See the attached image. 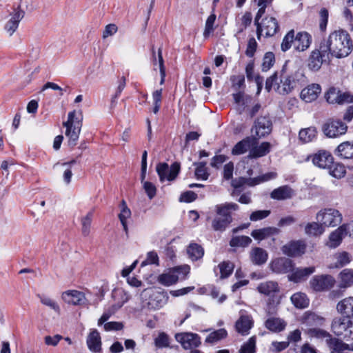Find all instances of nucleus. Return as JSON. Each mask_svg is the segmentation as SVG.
<instances>
[{
    "label": "nucleus",
    "mask_w": 353,
    "mask_h": 353,
    "mask_svg": "<svg viewBox=\"0 0 353 353\" xmlns=\"http://www.w3.org/2000/svg\"><path fill=\"white\" fill-rule=\"evenodd\" d=\"M323 43L321 42L319 48H316L311 52L308 58L307 66L310 70L318 71L323 63L330 59V55L325 49H323Z\"/></svg>",
    "instance_id": "obj_8"
},
{
    "label": "nucleus",
    "mask_w": 353,
    "mask_h": 353,
    "mask_svg": "<svg viewBox=\"0 0 353 353\" xmlns=\"http://www.w3.org/2000/svg\"><path fill=\"white\" fill-rule=\"evenodd\" d=\"M62 299L68 304L80 305L84 303L85 300V294L77 290H68L63 292Z\"/></svg>",
    "instance_id": "obj_19"
},
{
    "label": "nucleus",
    "mask_w": 353,
    "mask_h": 353,
    "mask_svg": "<svg viewBox=\"0 0 353 353\" xmlns=\"http://www.w3.org/2000/svg\"><path fill=\"white\" fill-rule=\"evenodd\" d=\"M325 97L329 103H339V90L335 88H330Z\"/></svg>",
    "instance_id": "obj_60"
},
{
    "label": "nucleus",
    "mask_w": 353,
    "mask_h": 353,
    "mask_svg": "<svg viewBox=\"0 0 353 353\" xmlns=\"http://www.w3.org/2000/svg\"><path fill=\"white\" fill-rule=\"evenodd\" d=\"M279 30V26L276 19L272 17H267L262 20L261 23L256 26L257 38L260 39L263 32H264L266 37H272Z\"/></svg>",
    "instance_id": "obj_9"
},
{
    "label": "nucleus",
    "mask_w": 353,
    "mask_h": 353,
    "mask_svg": "<svg viewBox=\"0 0 353 353\" xmlns=\"http://www.w3.org/2000/svg\"><path fill=\"white\" fill-rule=\"evenodd\" d=\"M295 32L294 30H290L283 37L281 48L282 51L286 52L292 47V43H294Z\"/></svg>",
    "instance_id": "obj_52"
},
{
    "label": "nucleus",
    "mask_w": 353,
    "mask_h": 353,
    "mask_svg": "<svg viewBox=\"0 0 353 353\" xmlns=\"http://www.w3.org/2000/svg\"><path fill=\"white\" fill-rule=\"evenodd\" d=\"M271 150V144L269 142H263L259 145H253L251 147L248 157L249 159H257L267 155Z\"/></svg>",
    "instance_id": "obj_30"
},
{
    "label": "nucleus",
    "mask_w": 353,
    "mask_h": 353,
    "mask_svg": "<svg viewBox=\"0 0 353 353\" xmlns=\"http://www.w3.org/2000/svg\"><path fill=\"white\" fill-rule=\"evenodd\" d=\"M277 174L274 172H270L259 176L257 177L253 178L254 185L260 184L261 183L268 181L270 180L274 179L276 177Z\"/></svg>",
    "instance_id": "obj_64"
},
{
    "label": "nucleus",
    "mask_w": 353,
    "mask_h": 353,
    "mask_svg": "<svg viewBox=\"0 0 353 353\" xmlns=\"http://www.w3.org/2000/svg\"><path fill=\"white\" fill-rule=\"evenodd\" d=\"M312 43V36L307 32H300L294 39V48L299 52L306 50Z\"/></svg>",
    "instance_id": "obj_23"
},
{
    "label": "nucleus",
    "mask_w": 353,
    "mask_h": 353,
    "mask_svg": "<svg viewBox=\"0 0 353 353\" xmlns=\"http://www.w3.org/2000/svg\"><path fill=\"white\" fill-rule=\"evenodd\" d=\"M179 277L174 273L162 274L159 276V282L164 285L170 286L177 282Z\"/></svg>",
    "instance_id": "obj_53"
},
{
    "label": "nucleus",
    "mask_w": 353,
    "mask_h": 353,
    "mask_svg": "<svg viewBox=\"0 0 353 353\" xmlns=\"http://www.w3.org/2000/svg\"><path fill=\"white\" fill-rule=\"evenodd\" d=\"M257 143L256 138L252 137H247L241 141H239L232 149V155H241L245 154L247 151H250L253 145Z\"/></svg>",
    "instance_id": "obj_20"
},
{
    "label": "nucleus",
    "mask_w": 353,
    "mask_h": 353,
    "mask_svg": "<svg viewBox=\"0 0 353 353\" xmlns=\"http://www.w3.org/2000/svg\"><path fill=\"white\" fill-rule=\"evenodd\" d=\"M300 321L302 325L311 328L323 325L325 319L313 312L307 311L301 316Z\"/></svg>",
    "instance_id": "obj_16"
},
{
    "label": "nucleus",
    "mask_w": 353,
    "mask_h": 353,
    "mask_svg": "<svg viewBox=\"0 0 353 353\" xmlns=\"http://www.w3.org/2000/svg\"><path fill=\"white\" fill-rule=\"evenodd\" d=\"M292 303L294 305L300 309H303L309 305L310 301L307 295L302 292H297L291 296Z\"/></svg>",
    "instance_id": "obj_38"
},
{
    "label": "nucleus",
    "mask_w": 353,
    "mask_h": 353,
    "mask_svg": "<svg viewBox=\"0 0 353 353\" xmlns=\"http://www.w3.org/2000/svg\"><path fill=\"white\" fill-rule=\"evenodd\" d=\"M268 256L267 252L261 248H254L250 252L251 261L256 265L265 263L268 260Z\"/></svg>",
    "instance_id": "obj_36"
},
{
    "label": "nucleus",
    "mask_w": 353,
    "mask_h": 353,
    "mask_svg": "<svg viewBox=\"0 0 353 353\" xmlns=\"http://www.w3.org/2000/svg\"><path fill=\"white\" fill-rule=\"evenodd\" d=\"M336 268H342L351 261V256L347 252H342L335 255Z\"/></svg>",
    "instance_id": "obj_56"
},
{
    "label": "nucleus",
    "mask_w": 353,
    "mask_h": 353,
    "mask_svg": "<svg viewBox=\"0 0 353 353\" xmlns=\"http://www.w3.org/2000/svg\"><path fill=\"white\" fill-rule=\"evenodd\" d=\"M112 297L117 301V305H121V307L127 303L130 296V294L123 290L118 289L114 290L112 292Z\"/></svg>",
    "instance_id": "obj_50"
},
{
    "label": "nucleus",
    "mask_w": 353,
    "mask_h": 353,
    "mask_svg": "<svg viewBox=\"0 0 353 353\" xmlns=\"http://www.w3.org/2000/svg\"><path fill=\"white\" fill-rule=\"evenodd\" d=\"M347 234L346 225L343 224L330 234L328 243L329 247L332 248L338 247L341 244L342 239Z\"/></svg>",
    "instance_id": "obj_26"
},
{
    "label": "nucleus",
    "mask_w": 353,
    "mask_h": 353,
    "mask_svg": "<svg viewBox=\"0 0 353 353\" xmlns=\"http://www.w3.org/2000/svg\"><path fill=\"white\" fill-rule=\"evenodd\" d=\"M323 49L333 57L338 59L347 57L353 50V41L350 34L343 30H335L323 39Z\"/></svg>",
    "instance_id": "obj_1"
},
{
    "label": "nucleus",
    "mask_w": 353,
    "mask_h": 353,
    "mask_svg": "<svg viewBox=\"0 0 353 353\" xmlns=\"http://www.w3.org/2000/svg\"><path fill=\"white\" fill-rule=\"evenodd\" d=\"M24 15L25 12L20 8V7H18L14 10L13 14L11 15V18L5 26V30L10 34V36L12 35L17 30L19 26V23L24 17Z\"/></svg>",
    "instance_id": "obj_18"
},
{
    "label": "nucleus",
    "mask_w": 353,
    "mask_h": 353,
    "mask_svg": "<svg viewBox=\"0 0 353 353\" xmlns=\"http://www.w3.org/2000/svg\"><path fill=\"white\" fill-rule=\"evenodd\" d=\"M228 336V332L224 328H221L212 332L205 338V342L211 345H214L224 339Z\"/></svg>",
    "instance_id": "obj_37"
},
{
    "label": "nucleus",
    "mask_w": 353,
    "mask_h": 353,
    "mask_svg": "<svg viewBox=\"0 0 353 353\" xmlns=\"http://www.w3.org/2000/svg\"><path fill=\"white\" fill-rule=\"evenodd\" d=\"M347 130V125L339 119H328L323 125L322 131L329 138H336L345 134Z\"/></svg>",
    "instance_id": "obj_5"
},
{
    "label": "nucleus",
    "mask_w": 353,
    "mask_h": 353,
    "mask_svg": "<svg viewBox=\"0 0 353 353\" xmlns=\"http://www.w3.org/2000/svg\"><path fill=\"white\" fill-rule=\"evenodd\" d=\"M187 253L192 261H197L203 257L204 250L197 243H190L187 248Z\"/></svg>",
    "instance_id": "obj_40"
},
{
    "label": "nucleus",
    "mask_w": 353,
    "mask_h": 353,
    "mask_svg": "<svg viewBox=\"0 0 353 353\" xmlns=\"http://www.w3.org/2000/svg\"><path fill=\"white\" fill-rule=\"evenodd\" d=\"M334 154L341 159L353 160V141H345L338 145Z\"/></svg>",
    "instance_id": "obj_27"
},
{
    "label": "nucleus",
    "mask_w": 353,
    "mask_h": 353,
    "mask_svg": "<svg viewBox=\"0 0 353 353\" xmlns=\"http://www.w3.org/2000/svg\"><path fill=\"white\" fill-rule=\"evenodd\" d=\"M94 210H90L81 219V232L83 236H88L90 232L91 223L93 218Z\"/></svg>",
    "instance_id": "obj_43"
},
{
    "label": "nucleus",
    "mask_w": 353,
    "mask_h": 353,
    "mask_svg": "<svg viewBox=\"0 0 353 353\" xmlns=\"http://www.w3.org/2000/svg\"><path fill=\"white\" fill-rule=\"evenodd\" d=\"M256 342V337L255 336H251L247 342L242 345L239 353H255Z\"/></svg>",
    "instance_id": "obj_55"
},
{
    "label": "nucleus",
    "mask_w": 353,
    "mask_h": 353,
    "mask_svg": "<svg viewBox=\"0 0 353 353\" xmlns=\"http://www.w3.org/2000/svg\"><path fill=\"white\" fill-rule=\"evenodd\" d=\"M281 232L280 229L275 227H266L252 230L251 236L257 241H262Z\"/></svg>",
    "instance_id": "obj_24"
},
{
    "label": "nucleus",
    "mask_w": 353,
    "mask_h": 353,
    "mask_svg": "<svg viewBox=\"0 0 353 353\" xmlns=\"http://www.w3.org/2000/svg\"><path fill=\"white\" fill-rule=\"evenodd\" d=\"M316 129L315 127H310L300 130L299 139L303 143L312 141L316 137Z\"/></svg>",
    "instance_id": "obj_41"
},
{
    "label": "nucleus",
    "mask_w": 353,
    "mask_h": 353,
    "mask_svg": "<svg viewBox=\"0 0 353 353\" xmlns=\"http://www.w3.org/2000/svg\"><path fill=\"white\" fill-rule=\"evenodd\" d=\"M66 128L65 135L68 138V145L73 148L77 145L82 123L77 122L74 125H64Z\"/></svg>",
    "instance_id": "obj_25"
},
{
    "label": "nucleus",
    "mask_w": 353,
    "mask_h": 353,
    "mask_svg": "<svg viewBox=\"0 0 353 353\" xmlns=\"http://www.w3.org/2000/svg\"><path fill=\"white\" fill-rule=\"evenodd\" d=\"M294 195V190L288 185H283L274 189L270 194L272 199L276 200H285Z\"/></svg>",
    "instance_id": "obj_34"
},
{
    "label": "nucleus",
    "mask_w": 353,
    "mask_h": 353,
    "mask_svg": "<svg viewBox=\"0 0 353 353\" xmlns=\"http://www.w3.org/2000/svg\"><path fill=\"white\" fill-rule=\"evenodd\" d=\"M305 250L306 244L302 240L291 241L281 248L283 253L291 257L301 256Z\"/></svg>",
    "instance_id": "obj_14"
},
{
    "label": "nucleus",
    "mask_w": 353,
    "mask_h": 353,
    "mask_svg": "<svg viewBox=\"0 0 353 353\" xmlns=\"http://www.w3.org/2000/svg\"><path fill=\"white\" fill-rule=\"evenodd\" d=\"M334 158L328 151L320 150L316 153L308 155L305 161H312L314 165L325 169L333 163Z\"/></svg>",
    "instance_id": "obj_11"
},
{
    "label": "nucleus",
    "mask_w": 353,
    "mask_h": 353,
    "mask_svg": "<svg viewBox=\"0 0 353 353\" xmlns=\"http://www.w3.org/2000/svg\"><path fill=\"white\" fill-rule=\"evenodd\" d=\"M218 268L221 274L220 278L225 279L232 274L234 265L230 261H223L219 264Z\"/></svg>",
    "instance_id": "obj_51"
},
{
    "label": "nucleus",
    "mask_w": 353,
    "mask_h": 353,
    "mask_svg": "<svg viewBox=\"0 0 353 353\" xmlns=\"http://www.w3.org/2000/svg\"><path fill=\"white\" fill-rule=\"evenodd\" d=\"M239 205L234 202H225L214 207L216 216L212 221L214 231L223 232L232 221V212L238 211Z\"/></svg>",
    "instance_id": "obj_2"
},
{
    "label": "nucleus",
    "mask_w": 353,
    "mask_h": 353,
    "mask_svg": "<svg viewBox=\"0 0 353 353\" xmlns=\"http://www.w3.org/2000/svg\"><path fill=\"white\" fill-rule=\"evenodd\" d=\"M270 210H256L252 212L250 215V220L252 221H257L263 220L270 214Z\"/></svg>",
    "instance_id": "obj_62"
},
{
    "label": "nucleus",
    "mask_w": 353,
    "mask_h": 353,
    "mask_svg": "<svg viewBox=\"0 0 353 353\" xmlns=\"http://www.w3.org/2000/svg\"><path fill=\"white\" fill-rule=\"evenodd\" d=\"M152 61L154 65V69L157 70L156 66L158 65L160 75H161V81L160 84L163 85L165 82V78L166 76L165 74V68L164 65V61L162 56V50L161 48L158 50V57H156V52L154 48L152 49Z\"/></svg>",
    "instance_id": "obj_28"
},
{
    "label": "nucleus",
    "mask_w": 353,
    "mask_h": 353,
    "mask_svg": "<svg viewBox=\"0 0 353 353\" xmlns=\"http://www.w3.org/2000/svg\"><path fill=\"white\" fill-rule=\"evenodd\" d=\"M316 219L325 226L334 227L341 223L342 214L338 210L325 208L317 213Z\"/></svg>",
    "instance_id": "obj_6"
},
{
    "label": "nucleus",
    "mask_w": 353,
    "mask_h": 353,
    "mask_svg": "<svg viewBox=\"0 0 353 353\" xmlns=\"http://www.w3.org/2000/svg\"><path fill=\"white\" fill-rule=\"evenodd\" d=\"M157 172L161 182L165 179L172 181H174L180 172L181 166L178 162H174L169 169L168 164L166 163H159L157 164Z\"/></svg>",
    "instance_id": "obj_7"
},
{
    "label": "nucleus",
    "mask_w": 353,
    "mask_h": 353,
    "mask_svg": "<svg viewBox=\"0 0 353 353\" xmlns=\"http://www.w3.org/2000/svg\"><path fill=\"white\" fill-rule=\"evenodd\" d=\"M341 288H346L353 285V270L345 269L340 273Z\"/></svg>",
    "instance_id": "obj_46"
},
{
    "label": "nucleus",
    "mask_w": 353,
    "mask_h": 353,
    "mask_svg": "<svg viewBox=\"0 0 353 353\" xmlns=\"http://www.w3.org/2000/svg\"><path fill=\"white\" fill-rule=\"evenodd\" d=\"M121 308V305H117L116 303L110 307L105 309L102 316L98 321V325H103L117 311Z\"/></svg>",
    "instance_id": "obj_45"
},
{
    "label": "nucleus",
    "mask_w": 353,
    "mask_h": 353,
    "mask_svg": "<svg viewBox=\"0 0 353 353\" xmlns=\"http://www.w3.org/2000/svg\"><path fill=\"white\" fill-rule=\"evenodd\" d=\"M305 333L307 334L310 337H314L316 339H330L332 336L327 331L316 328L311 327L305 330Z\"/></svg>",
    "instance_id": "obj_48"
},
{
    "label": "nucleus",
    "mask_w": 353,
    "mask_h": 353,
    "mask_svg": "<svg viewBox=\"0 0 353 353\" xmlns=\"http://www.w3.org/2000/svg\"><path fill=\"white\" fill-rule=\"evenodd\" d=\"M332 330L343 339H353V321L345 316L336 317L332 322Z\"/></svg>",
    "instance_id": "obj_4"
},
{
    "label": "nucleus",
    "mask_w": 353,
    "mask_h": 353,
    "mask_svg": "<svg viewBox=\"0 0 353 353\" xmlns=\"http://www.w3.org/2000/svg\"><path fill=\"white\" fill-rule=\"evenodd\" d=\"M335 279L331 275L322 274L314 276L310 281L312 288L316 292L328 290L335 284Z\"/></svg>",
    "instance_id": "obj_13"
},
{
    "label": "nucleus",
    "mask_w": 353,
    "mask_h": 353,
    "mask_svg": "<svg viewBox=\"0 0 353 353\" xmlns=\"http://www.w3.org/2000/svg\"><path fill=\"white\" fill-rule=\"evenodd\" d=\"M272 130V123L268 116H261L255 121L252 131L254 132L256 141L270 134Z\"/></svg>",
    "instance_id": "obj_10"
},
{
    "label": "nucleus",
    "mask_w": 353,
    "mask_h": 353,
    "mask_svg": "<svg viewBox=\"0 0 353 353\" xmlns=\"http://www.w3.org/2000/svg\"><path fill=\"white\" fill-rule=\"evenodd\" d=\"M275 63V57L273 52H268L265 54L261 65L262 71H268Z\"/></svg>",
    "instance_id": "obj_57"
},
{
    "label": "nucleus",
    "mask_w": 353,
    "mask_h": 353,
    "mask_svg": "<svg viewBox=\"0 0 353 353\" xmlns=\"http://www.w3.org/2000/svg\"><path fill=\"white\" fill-rule=\"evenodd\" d=\"M254 325V320L250 315L242 314L236 321V331L243 336L248 335Z\"/></svg>",
    "instance_id": "obj_17"
},
{
    "label": "nucleus",
    "mask_w": 353,
    "mask_h": 353,
    "mask_svg": "<svg viewBox=\"0 0 353 353\" xmlns=\"http://www.w3.org/2000/svg\"><path fill=\"white\" fill-rule=\"evenodd\" d=\"M315 272V267L298 268L294 269L288 275V279L294 283H299L305 280L310 275Z\"/></svg>",
    "instance_id": "obj_21"
},
{
    "label": "nucleus",
    "mask_w": 353,
    "mask_h": 353,
    "mask_svg": "<svg viewBox=\"0 0 353 353\" xmlns=\"http://www.w3.org/2000/svg\"><path fill=\"white\" fill-rule=\"evenodd\" d=\"M216 21V15L214 14H211L207 19L205 21V30L203 32V37L205 39H207L210 37V34L212 33L214 30V24Z\"/></svg>",
    "instance_id": "obj_59"
},
{
    "label": "nucleus",
    "mask_w": 353,
    "mask_h": 353,
    "mask_svg": "<svg viewBox=\"0 0 353 353\" xmlns=\"http://www.w3.org/2000/svg\"><path fill=\"white\" fill-rule=\"evenodd\" d=\"M131 216V211L128 208L126 202L122 200L121 202V212L119 214V219L123 228V230L128 234V228L127 225V219Z\"/></svg>",
    "instance_id": "obj_39"
},
{
    "label": "nucleus",
    "mask_w": 353,
    "mask_h": 353,
    "mask_svg": "<svg viewBox=\"0 0 353 353\" xmlns=\"http://www.w3.org/2000/svg\"><path fill=\"white\" fill-rule=\"evenodd\" d=\"M294 263L288 258L281 257L273 260L270 263L272 272L276 274H285L293 270Z\"/></svg>",
    "instance_id": "obj_15"
},
{
    "label": "nucleus",
    "mask_w": 353,
    "mask_h": 353,
    "mask_svg": "<svg viewBox=\"0 0 353 353\" xmlns=\"http://www.w3.org/2000/svg\"><path fill=\"white\" fill-rule=\"evenodd\" d=\"M253 178H245V177H238L235 179H232L231 181V186L232 188H244L245 185H248L249 186H254Z\"/></svg>",
    "instance_id": "obj_54"
},
{
    "label": "nucleus",
    "mask_w": 353,
    "mask_h": 353,
    "mask_svg": "<svg viewBox=\"0 0 353 353\" xmlns=\"http://www.w3.org/2000/svg\"><path fill=\"white\" fill-rule=\"evenodd\" d=\"M324 232L323 224L317 222L308 223L305 227V232L309 236H319Z\"/></svg>",
    "instance_id": "obj_42"
},
{
    "label": "nucleus",
    "mask_w": 353,
    "mask_h": 353,
    "mask_svg": "<svg viewBox=\"0 0 353 353\" xmlns=\"http://www.w3.org/2000/svg\"><path fill=\"white\" fill-rule=\"evenodd\" d=\"M252 243V239L248 236H233L230 241L231 247H242L248 246Z\"/></svg>",
    "instance_id": "obj_47"
},
{
    "label": "nucleus",
    "mask_w": 353,
    "mask_h": 353,
    "mask_svg": "<svg viewBox=\"0 0 353 353\" xmlns=\"http://www.w3.org/2000/svg\"><path fill=\"white\" fill-rule=\"evenodd\" d=\"M258 44L254 37H251L248 39L247 48L245 50V55L250 58L254 57L256 50Z\"/></svg>",
    "instance_id": "obj_63"
},
{
    "label": "nucleus",
    "mask_w": 353,
    "mask_h": 353,
    "mask_svg": "<svg viewBox=\"0 0 353 353\" xmlns=\"http://www.w3.org/2000/svg\"><path fill=\"white\" fill-rule=\"evenodd\" d=\"M265 326L272 332H279L285 329L286 323L280 318L270 317L265 321Z\"/></svg>",
    "instance_id": "obj_35"
},
{
    "label": "nucleus",
    "mask_w": 353,
    "mask_h": 353,
    "mask_svg": "<svg viewBox=\"0 0 353 353\" xmlns=\"http://www.w3.org/2000/svg\"><path fill=\"white\" fill-rule=\"evenodd\" d=\"M175 339L185 350L196 348L201 344L200 336L193 332L176 333Z\"/></svg>",
    "instance_id": "obj_12"
},
{
    "label": "nucleus",
    "mask_w": 353,
    "mask_h": 353,
    "mask_svg": "<svg viewBox=\"0 0 353 353\" xmlns=\"http://www.w3.org/2000/svg\"><path fill=\"white\" fill-rule=\"evenodd\" d=\"M321 92L320 85L312 83L302 90L301 98L306 103H310L315 101Z\"/></svg>",
    "instance_id": "obj_22"
},
{
    "label": "nucleus",
    "mask_w": 353,
    "mask_h": 353,
    "mask_svg": "<svg viewBox=\"0 0 353 353\" xmlns=\"http://www.w3.org/2000/svg\"><path fill=\"white\" fill-rule=\"evenodd\" d=\"M257 290L261 294H265L266 296H272L274 297V294L279 292V287L277 282L268 281L261 283L257 286Z\"/></svg>",
    "instance_id": "obj_32"
},
{
    "label": "nucleus",
    "mask_w": 353,
    "mask_h": 353,
    "mask_svg": "<svg viewBox=\"0 0 353 353\" xmlns=\"http://www.w3.org/2000/svg\"><path fill=\"white\" fill-rule=\"evenodd\" d=\"M88 349L94 352H99L101 350V339L99 332L93 330L88 336L86 340Z\"/></svg>",
    "instance_id": "obj_29"
},
{
    "label": "nucleus",
    "mask_w": 353,
    "mask_h": 353,
    "mask_svg": "<svg viewBox=\"0 0 353 353\" xmlns=\"http://www.w3.org/2000/svg\"><path fill=\"white\" fill-rule=\"evenodd\" d=\"M170 337L165 332H160L154 339V345L157 348H165L170 347Z\"/></svg>",
    "instance_id": "obj_58"
},
{
    "label": "nucleus",
    "mask_w": 353,
    "mask_h": 353,
    "mask_svg": "<svg viewBox=\"0 0 353 353\" xmlns=\"http://www.w3.org/2000/svg\"><path fill=\"white\" fill-rule=\"evenodd\" d=\"M285 65L280 72H275L265 81V90L269 92L272 88L280 94H288L292 91L295 81L288 75H285Z\"/></svg>",
    "instance_id": "obj_3"
},
{
    "label": "nucleus",
    "mask_w": 353,
    "mask_h": 353,
    "mask_svg": "<svg viewBox=\"0 0 353 353\" xmlns=\"http://www.w3.org/2000/svg\"><path fill=\"white\" fill-rule=\"evenodd\" d=\"M326 343L330 350V353H349L347 344L336 338L327 339Z\"/></svg>",
    "instance_id": "obj_33"
},
{
    "label": "nucleus",
    "mask_w": 353,
    "mask_h": 353,
    "mask_svg": "<svg viewBox=\"0 0 353 353\" xmlns=\"http://www.w3.org/2000/svg\"><path fill=\"white\" fill-rule=\"evenodd\" d=\"M327 169H329L330 175L336 179H341L344 177L346 174V169L341 163L333 162Z\"/></svg>",
    "instance_id": "obj_44"
},
{
    "label": "nucleus",
    "mask_w": 353,
    "mask_h": 353,
    "mask_svg": "<svg viewBox=\"0 0 353 353\" xmlns=\"http://www.w3.org/2000/svg\"><path fill=\"white\" fill-rule=\"evenodd\" d=\"M194 165H196L195 169V176L197 179H201L203 181H205L209 177V173L208 172L207 168H206V163L205 162H199V163H194Z\"/></svg>",
    "instance_id": "obj_49"
},
{
    "label": "nucleus",
    "mask_w": 353,
    "mask_h": 353,
    "mask_svg": "<svg viewBox=\"0 0 353 353\" xmlns=\"http://www.w3.org/2000/svg\"><path fill=\"white\" fill-rule=\"evenodd\" d=\"M338 312L345 317L353 316V296L345 298L339 301L336 305Z\"/></svg>",
    "instance_id": "obj_31"
},
{
    "label": "nucleus",
    "mask_w": 353,
    "mask_h": 353,
    "mask_svg": "<svg viewBox=\"0 0 353 353\" xmlns=\"http://www.w3.org/2000/svg\"><path fill=\"white\" fill-rule=\"evenodd\" d=\"M38 297L40 299V301L45 305L50 307L51 309H52L54 311H55L57 313H59L60 312V307L59 305L52 299L50 298L44 296V295H37Z\"/></svg>",
    "instance_id": "obj_61"
}]
</instances>
